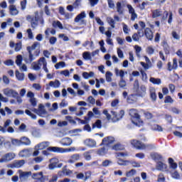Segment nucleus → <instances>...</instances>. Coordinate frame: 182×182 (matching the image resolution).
Returning a JSON list of instances; mask_svg holds the SVG:
<instances>
[{
	"instance_id": "f257e3e1",
	"label": "nucleus",
	"mask_w": 182,
	"mask_h": 182,
	"mask_svg": "<svg viewBox=\"0 0 182 182\" xmlns=\"http://www.w3.org/2000/svg\"><path fill=\"white\" fill-rule=\"evenodd\" d=\"M129 116L132 118V122L134 123V124H136V126L140 123H143V121L140 119V115H139V113L137 112V110L135 109H132L129 110Z\"/></svg>"
},
{
	"instance_id": "f03ea898",
	"label": "nucleus",
	"mask_w": 182,
	"mask_h": 182,
	"mask_svg": "<svg viewBox=\"0 0 182 182\" xmlns=\"http://www.w3.org/2000/svg\"><path fill=\"white\" fill-rule=\"evenodd\" d=\"M48 150H50V151H53L54 153H67L68 151H75L76 148L71 147L69 149H63L58 146H51L48 148Z\"/></svg>"
},
{
	"instance_id": "7ed1b4c3",
	"label": "nucleus",
	"mask_w": 182,
	"mask_h": 182,
	"mask_svg": "<svg viewBox=\"0 0 182 182\" xmlns=\"http://www.w3.org/2000/svg\"><path fill=\"white\" fill-rule=\"evenodd\" d=\"M26 20L31 23V28L36 29V28L38 26V22L39 21V14L36 13L35 16H27Z\"/></svg>"
},
{
	"instance_id": "20e7f679",
	"label": "nucleus",
	"mask_w": 182,
	"mask_h": 182,
	"mask_svg": "<svg viewBox=\"0 0 182 182\" xmlns=\"http://www.w3.org/2000/svg\"><path fill=\"white\" fill-rule=\"evenodd\" d=\"M85 18H86V13L82 11L75 17L74 21L76 23H80V25H86V20H85Z\"/></svg>"
},
{
	"instance_id": "39448f33",
	"label": "nucleus",
	"mask_w": 182,
	"mask_h": 182,
	"mask_svg": "<svg viewBox=\"0 0 182 182\" xmlns=\"http://www.w3.org/2000/svg\"><path fill=\"white\" fill-rule=\"evenodd\" d=\"M19 178L21 181H28V179L32 176L31 171H23L18 170Z\"/></svg>"
},
{
	"instance_id": "423d86ee",
	"label": "nucleus",
	"mask_w": 182,
	"mask_h": 182,
	"mask_svg": "<svg viewBox=\"0 0 182 182\" xmlns=\"http://www.w3.org/2000/svg\"><path fill=\"white\" fill-rule=\"evenodd\" d=\"M31 178H33V180H36L35 182H45V177H43V172L42 171L33 173Z\"/></svg>"
},
{
	"instance_id": "0eeeda50",
	"label": "nucleus",
	"mask_w": 182,
	"mask_h": 182,
	"mask_svg": "<svg viewBox=\"0 0 182 182\" xmlns=\"http://www.w3.org/2000/svg\"><path fill=\"white\" fill-rule=\"evenodd\" d=\"M15 159V154L14 153H7L4 157L0 159V163H8V161H11V160H14Z\"/></svg>"
},
{
	"instance_id": "6e6552de",
	"label": "nucleus",
	"mask_w": 182,
	"mask_h": 182,
	"mask_svg": "<svg viewBox=\"0 0 182 182\" xmlns=\"http://www.w3.org/2000/svg\"><path fill=\"white\" fill-rule=\"evenodd\" d=\"M135 92L136 93V96H139V97H144L147 92V88L146 87V85H141L139 88H138Z\"/></svg>"
},
{
	"instance_id": "1a4fd4ad",
	"label": "nucleus",
	"mask_w": 182,
	"mask_h": 182,
	"mask_svg": "<svg viewBox=\"0 0 182 182\" xmlns=\"http://www.w3.org/2000/svg\"><path fill=\"white\" fill-rule=\"evenodd\" d=\"M131 144H132L134 147H136V149H138L139 150H144V149L149 147V145H146L134 139L131 141Z\"/></svg>"
},
{
	"instance_id": "9d476101",
	"label": "nucleus",
	"mask_w": 182,
	"mask_h": 182,
	"mask_svg": "<svg viewBox=\"0 0 182 182\" xmlns=\"http://www.w3.org/2000/svg\"><path fill=\"white\" fill-rule=\"evenodd\" d=\"M27 97H29V102L31 105V106H33V107H36V106L38 105V102H36V98H35V94H33V92L29 91L27 93Z\"/></svg>"
},
{
	"instance_id": "9b49d317",
	"label": "nucleus",
	"mask_w": 182,
	"mask_h": 182,
	"mask_svg": "<svg viewBox=\"0 0 182 182\" xmlns=\"http://www.w3.org/2000/svg\"><path fill=\"white\" fill-rule=\"evenodd\" d=\"M4 93L8 97H16V96L18 95V92L9 88L4 89Z\"/></svg>"
},
{
	"instance_id": "f8f14e48",
	"label": "nucleus",
	"mask_w": 182,
	"mask_h": 182,
	"mask_svg": "<svg viewBox=\"0 0 182 182\" xmlns=\"http://www.w3.org/2000/svg\"><path fill=\"white\" fill-rule=\"evenodd\" d=\"M58 164H59V159L56 158H53L50 159V164L48 165V168L50 170H55V168H58Z\"/></svg>"
},
{
	"instance_id": "ddd939ff",
	"label": "nucleus",
	"mask_w": 182,
	"mask_h": 182,
	"mask_svg": "<svg viewBox=\"0 0 182 182\" xmlns=\"http://www.w3.org/2000/svg\"><path fill=\"white\" fill-rule=\"evenodd\" d=\"M114 143V138L112 136H107L102 139V144H104L105 146H109L110 144H113Z\"/></svg>"
},
{
	"instance_id": "4468645a",
	"label": "nucleus",
	"mask_w": 182,
	"mask_h": 182,
	"mask_svg": "<svg viewBox=\"0 0 182 182\" xmlns=\"http://www.w3.org/2000/svg\"><path fill=\"white\" fill-rule=\"evenodd\" d=\"M31 136L33 137L39 138L42 136V133L41 132V129L39 128L33 127L31 129Z\"/></svg>"
},
{
	"instance_id": "2eb2a0df",
	"label": "nucleus",
	"mask_w": 182,
	"mask_h": 182,
	"mask_svg": "<svg viewBox=\"0 0 182 182\" xmlns=\"http://www.w3.org/2000/svg\"><path fill=\"white\" fill-rule=\"evenodd\" d=\"M60 143L63 146H72V143H73V140H72V139H70V137H65L60 141Z\"/></svg>"
},
{
	"instance_id": "dca6fc26",
	"label": "nucleus",
	"mask_w": 182,
	"mask_h": 182,
	"mask_svg": "<svg viewBox=\"0 0 182 182\" xmlns=\"http://www.w3.org/2000/svg\"><path fill=\"white\" fill-rule=\"evenodd\" d=\"M177 68H178V65L177 64V58H173V59L172 65H171V63L170 62L168 63V70H169V72H171V70H173L177 69Z\"/></svg>"
},
{
	"instance_id": "f3484780",
	"label": "nucleus",
	"mask_w": 182,
	"mask_h": 182,
	"mask_svg": "<svg viewBox=\"0 0 182 182\" xmlns=\"http://www.w3.org/2000/svg\"><path fill=\"white\" fill-rule=\"evenodd\" d=\"M156 168L159 171H166L167 170V165L162 161H159L156 164Z\"/></svg>"
},
{
	"instance_id": "a211bd4d",
	"label": "nucleus",
	"mask_w": 182,
	"mask_h": 182,
	"mask_svg": "<svg viewBox=\"0 0 182 182\" xmlns=\"http://www.w3.org/2000/svg\"><path fill=\"white\" fill-rule=\"evenodd\" d=\"M36 58L35 55L32 53V52H28V56H24L23 60L26 63H31V62H33L35 60Z\"/></svg>"
},
{
	"instance_id": "6ab92c4d",
	"label": "nucleus",
	"mask_w": 182,
	"mask_h": 182,
	"mask_svg": "<svg viewBox=\"0 0 182 182\" xmlns=\"http://www.w3.org/2000/svg\"><path fill=\"white\" fill-rule=\"evenodd\" d=\"M18 156L20 157H29V156H31V149H23L19 152Z\"/></svg>"
},
{
	"instance_id": "aec40b11",
	"label": "nucleus",
	"mask_w": 182,
	"mask_h": 182,
	"mask_svg": "<svg viewBox=\"0 0 182 182\" xmlns=\"http://www.w3.org/2000/svg\"><path fill=\"white\" fill-rule=\"evenodd\" d=\"M116 9L117 12H118L119 15H123L124 12V9L123 8V6H122V2L118 1L116 4Z\"/></svg>"
},
{
	"instance_id": "412c9836",
	"label": "nucleus",
	"mask_w": 182,
	"mask_h": 182,
	"mask_svg": "<svg viewBox=\"0 0 182 182\" xmlns=\"http://www.w3.org/2000/svg\"><path fill=\"white\" fill-rule=\"evenodd\" d=\"M127 101L128 103H130L131 105H133V103H136L137 102V95H130L127 99Z\"/></svg>"
},
{
	"instance_id": "4be33fe9",
	"label": "nucleus",
	"mask_w": 182,
	"mask_h": 182,
	"mask_svg": "<svg viewBox=\"0 0 182 182\" xmlns=\"http://www.w3.org/2000/svg\"><path fill=\"white\" fill-rule=\"evenodd\" d=\"M80 159V156L78 154H73L70 156V159L68 161V163L73 164L75 161H77Z\"/></svg>"
},
{
	"instance_id": "5701e85b",
	"label": "nucleus",
	"mask_w": 182,
	"mask_h": 182,
	"mask_svg": "<svg viewBox=\"0 0 182 182\" xmlns=\"http://www.w3.org/2000/svg\"><path fill=\"white\" fill-rule=\"evenodd\" d=\"M48 146H49V142L48 141L41 142L37 146H36V150H43V149H46Z\"/></svg>"
},
{
	"instance_id": "b1692460",
	"label": "nucleus",
	"mask_w": 182,
	"mask_h": 182,
	"mask_svg": "<svg viewBox=\"0 0 182 182\" xmlns=\"http://www.w3.org/2000/svg\"><path fill=\"white\" fill-rule=\"evenodd\" d=\"M48 112H46V109H45V106L42 104L38 105V116H43L45 114H47Z\"/></svg>"
},
{
	"instance_id": "393cba45",
	"label": "nucleus",
	"mask_w": 182,
	"mask_h": 182,
	"mask_svg": "<svg viewBox=\"0 0 182 182\" xmlns=\"http://www.w3.org/2000/svg\"><path fill=\"white\" fill-rule=\"evenodd\" d=\"M84 143L85 146H87L88 147H96V141L93 139H86Z\"/></svg>"
},
{
	"instance_id": "a878e982",
	"label": "nucleus",
	"mask_w": 182,
	"mask_h": 182,
	"mask_svg": "<svg viewBox=\"0 0 182 182\" xmlns=\"http://www.w3.org/2000/svg\"><path fill=\"white\" fill-rule=\"evenodd\" d=\"M116 76H119L120 79H124V74L127 75V72H125L123 70H118V68L114 69Z\"/></svg>"
},
{
	"instance_id": "bb28decb",
	"label": "nucleus",
	"mask_w": 182,
	"mask_h": 182,
	"mask_svg": "<svg viewBox=\"0 0 182 182\" xmlns=\"http://www.w3.org/2000/svg\"><path fill=\"white\" fill-rule=\"evenodd\" d=\"M145 36H146V38L149 41H151L153 39V31H151V29L146 28L144 31Z\"/></svg>"
},
{
	"instance_id": "cd10ccee",
	"label": "nucleus",
	"mask_w": 182,
	"mask_h": 182,
	"mask_svg": "<svg viewBox=\"0 0 182 182\" xmlns=\"http://www.w3.org/2000/svg\"><path fill=\"white\" fill-rule=\"evenodd\" d=\"M9 11H10V14L12 16H16V15H18L19 14V11L16 9V6H15L14 5H11L9 6Z\"/></svg>"
},
{
	"instance_id": "c85d7f7f",
	"label": "nucleus",
	"mask_w": 182,
	"mask_h": 182,
	"mask_svg": "<svg viewBox=\"0 0 182 182\" xmlns=\"http://www.w3.org/2000/svg\"><path fill=\"white\" fill-rule=\"evenodd\" d=\"M21 144H23L24 146H31V139L26 136H23L21 138Z\"/></svg>"
},
{
	"instance_id": "c756f323",
	"label": "nucleus",
	"mask_w": 182,
	"mask_h": 182,
	"mask_svg": "<svg viewBox=\"0 0 182 182\" xmlns=\"http://www.w3.org/2000/svg\"><path fill=\"white\" fill-rule=\"evenodd\" d=\"M25 164V160L15 161L14 162V167L16 168H21Z\"/></svg>"
},
{
	"instance_id": "7c9ffc66",
	"label": "nucleus",
	"mask_w": 182,
	"mask_h": 182,
	"mask_svg": "<svg viewBox=\"0 0 182 182\" xmlns=\"http://www.w3.org/2000/svg\"><path fill=\"white\" fill-rule=\"evenodd\" d=\"M41 46V43L34 42V43L31 46L27 47L28 52H32V50H35L37 48Z\"/></svg>"
},
{
	"instance_id": "2f4dec72",
	"label": "nucleus",
	"mask_w": 182,
	"mask_h": 182,
	"mask_svg": "<svg viewBox=\"0 0 182 182\" xmlns=\"http://www.w3.org/2000/svg\"><path fill=\"white\" fill-rule=\"evenodd\" d=\"M16 77L20 82L25 80V74L20 73L18 70H16Z\"/></svg>"
},
{
	"instance_id": "473e14b6",
	"label": "nucleus",
	"mask_w": 182,
	"mask_h": 182,
	"mask_svg": "<svg viewBox=\"0 0 182 182\" xmlns=\"http://www.w3.org/2000/svg\"><path fill=\"white\" fill-rule=\"evenodd\" d=\"M38 63L40 68H42V66L43 68H45V66L48 65V63L46 62V58H45V57L39 58V60H38Z\"/></svg>"
},
{
	"instance_id": "72a5a7b5",
	"label": "nucleus",
	"mask_w": 182,
	"mask_h": 182,
	"mask_svg": "<svg viewBox=\"0 0 182 182\" xmlns=\"http://www.w3.org/2000/svg\"><path fill=\"white\" fill-rule=\"evenodd\" d=\"M95 77V73L92 71L90 73H87V72L82 73V77H84V79H90V77Z\"/></svg>"
},
{
	"instance_id": "f704fd0d",
	"label": "nucleus",
	"mask_w": 182,
	"mask_h": 182,
	"mask_svg": "<svg viewBox=\"0 0 182 182\" xmlns=\"http://www.w3.org/2000/svg\"><path fill=\"white\" fill-rule=\"evenodd\" d=\"M149 92H150L151 99L154 101L156 100V99H157V95H156V89H154V87H151L149 89Z\"/></svg>"
},
{
	"instance_id": "c9c22d12",
	"label": "nucleus",
	"mask_w": 182,
	"mask_h": 182,
	"mask_svg": "<svg viewBox=\"0 0 182 182\" xmlns=\"http://www.w3.org/2000/svg\"><path fill=\"white\" fill-rule=\"evenodd\" d=\"M163 12L160 9H155L152 11V18H159Z\"/></svg>"
},
{
	"instance_id": "e433bc0d",
	"label": "nucleus",
	"mask_w": 182,
	"mask_h": 182,
	"mask_svg": "<svg viewBox=\"0 0 182 182\" xmlns=\"http://www.w3.org/2000/svg\"><path fill=\"white\" fill-rule=\"evenodd\" d=\"M49 85L51 87H55L56 89L59 87V86H60V82L58 80H55L54 82L53 81L50 82Z\"/></svg>"
},
{
	"instance_id": "4c0bfd02",
	"label": "nucleus",
	"mask_w": 182,
	"mask_h": 182,
	"mask_svg": "<svg viewBox=\"0 0 182 182\" xmlns=\"http://www.w3.org/2000/svg\"><path fill=\"white\" fill-rule=\"evenodd\" d=\"M112 76H113V73H112V72L107 71V73L105 74V79H106V81L108 82V83H110V82H112Z\"/></svg>"
},
{
	"instance_id": "58836bf2",
	"label": "nucleus",
	"mask_w": 182,
	"mask_h": 182,
	"mask_svg": "<svg viewBox=\"0 0 182 182\" xmlns=\"http://www.w3.org/2000/svg\"><path fill=\"white\" fill-rule=\"evenodd\" d=\"M163 47H164V50L166 55H168V53H170V47L168 46V44L167 43V42L166 41L163 42Z\"/></svg>"
},
{
	"instance_id": "ea45409f",
	"label": "nucleus",
	"mask_w": 182,
	"mask_h": 182,
	"mask_svg": "<svg viewBox=\"0 0 182 182\" xmlns=\"http://www.w3.org/2000/svg\"><path fill=\"white\" fill-rule=\"evenodd\" d=\"M149 81L154 85H161V80L160 78L151 77Z\"/></svg>"
},
{
	"instance_id": "a19ab883",
	"label": "nucleus",
	"mask_w": 182,
	"mask_h": 182,
	"mask_svg": "<svg viewBox=\"0 0 182 182\" xmlns=\"http://www.w3.org/2000/svg\"><path fill=\"white\" fill-rule=\"evenodd\" d=\"M151 157L155 161H163V156L159 154H154L151 155Z\"/></svg>"
},
{
	"instance_id": "79ce46f5",
	"label": "nucleus",
	"mask_w": 182,
	"mask_h": 182,
	"mask_svg": "<svg viewBox=\"0 0 182 182\" xmlns=\"http://www.w3.org/2000/svg\"><path fill=\"white\" fill-rule=\"evenodd\" d=\"M82 58L85 60H92V55H90V52H84L82 53Z\"/></svg>"
},
{
	"instance_id": "37998d69",
	"label": "nucleus",
	"mask_w": 182,
	"mask_h": 182,
	"mask_svg": "<svg viewBox=\"0 0 182 182\" xmlns=\"http://www.w3.org/2000/svg\"><path fill=\"white\" fill-rule=\"evenodd\" d=\"M53 28H59V29H63V25L59 21H53Z\"/></svg>"
},
{
	"instance_id": "c03bdc74",
	"label": "nucleus",
	"mask_w": 182,
	"mask_h": 182,
	"mask_svg": "<svg viewBox=\"0 0 182 182\" xmlns=\"http://www.w3.org/2000/svg\"><path fill=\"white\" fill-rule=\"evenodd\" d=\"M25 113H26V114H27V116H29V117H31V119H33V120H36V115L35 114L32 113V112H31V110L26 109Z\"/></svg>"
},
{
	"instance_id": "a18cd8bd",
	"label": "nucleus",
	"mask_w": 182,
	"mask_h": 182,
	"mask_svg": "<svg viewBox=\"0 0 182 182\" xmlns=\"http://www.w3.org/2000/svg\"><path fill=\"white\" fill-rule=\"evenodd\" d=\"M11 144L13 146H22V142L21 141L20 139H11Z\"/></svg>"
},
{
	"instance_id": "49530a36",
	"label": "nucleus",
	"mask_w": 182,
	"mask_h": 182,
	"mask_svg": "<svg viewBox=\"0 0 182 182\" xmlns=\"http://www.w3.org/2000/svg\"><path fill=\"white\" fill-rule=\"evenodd\" d=\"M107 21L109 23V25H110L111 28H114L115 26H114V20L113 19V18L112 17H107Z\"/></svg>"
},
{
	"instance_id": "de8ad7c7",
	"label": "nucleus",
	"mask_w": 182,
	"mask_h": 182,
	"mask_svg": "<svg viewBox=\"0 0 182 182\" xmlns=\"http://www.w3.org/2000/svg\"><path fill=\"white\" fill-rule=\"evenodd\" d=\"M22 59L23 57L21 55H18L16 56V64L17 65V66H21V65H22Z\"/></svg>"
},
{
	"instance_id": "09e8293b",
	"label": "nucleus",
	"mask_w": 182,
	"mask_h": 182,
	"mask_svg": "<svg viewBox=\"0 0 182 182\" xmlns=\"http://www.w3.org/2000/svg\"><path fill=\"white\" fill-rule=\"evenodd\" d=\"M22 49V42H19L15 44L14 46V50L16 52H19Z\"/></svg>"
},
{
	"instance_id": "8fccbe9b",
	"label": "nucleus",
	"mask_w": 182,
	"mask_h": 182,
	"mask_svg": "<svg viewBox=\"0 0 182 182\" xmlns=\"http://www.w3.org/2000/svg\"><path fill=\"white\" fill-rule=\"evenodd\" d=\"M95 127L102 129V121H100V119L97 120L96 122L92 125V129H95Z\"/></svg>"
},
{
	"instance_id": "3c124183",
	"label": "nucleus",
	"mask_w": 182,
	"mask_h": 182,
	"mask_svg": "<svg viewBox=\"0 0 182 182\" xmlns=\"http://www.w3.org/2000/svg\"><path fill=\"white\" fill-rule=\"evenodd\" d=\"M171 177H173L176 180H180L181 178L180 173H178L177 171H175L173 173H171Z\"/></svg>"
},
{
	"instance_id": "603ef678",
	"label": "nucleus",
	"mask_w": 182,
	"mask_h": 182,
	"mask_svg": "<svg viewBox=\"0 0 182 182\" xmlns=\"http://www.w3.org/2000/svg\"><path fill=\"white\" fill-rule=\"evenodd\" d=\"M106 153H107V149H106L105 148H101L97 151V154L100 156H105V154H106Z\"/></svg>"
},
{
	"instance_id": "864d4df0",
	"label": "nucleus",
	"mask_w": 182,
	"mask_h": 182,
	"mask_svg": "<svg viewBox=\"0 0 182 182\" xmlns=\"http://www.w3.org/2000/svg\"><path fill=\"white\" fill-rule=\"evenodd\" d=\"M32 66L34 70H41V65H39V63L33 62L32 63Z\"/></svg>"
},
{
	"instance_id": "5fc2aeb1",
	"label": "nucleus",
	"mask_w": 182,
	"mask_h": 182,
	"mask_svg": "<svg viewBox=\"0 0 182 182\" xmlns=\"http://www.w3.org/2000/svg\"><path fill=\"white\" fill-rule=\"evenodd\" d=\"M72 171L66 168V166H64L63 168V173L65 174L66 176H70V174H72Z\"/></svg>"
},
{
	"instance_id": "6e6d98bb",
	"label": "nucleus",
	"mask_w": 182,
	"mask_h": 182,
	"mask_svg": "<svg viewBox=\"0 0 182 182\" xmlns=\"http://www.w3.org/2000/svg\"><path fill=\"white\" fill-rule=\"evenodd\" d=\"M134 49L136 50L137 58H140V52H141V47L139 46H135Z\"/></svg>"
},
{
	"instance_id": "4d7b16f0",
	"label": "nucleus",
	"mask_w": 182,
	"mask_h": 182,
	"mask_svg": "<svg viewBox=\"0 0 182 182\" xmlns=\"http://www.w3.org/2000/svg\"><path fill=\"white\" fill-rule=\"evenodd\" d=\"M21 72H28V67L25 64H21L18 65Z\"/></svg>"
},
{
	"instance_id": "13d9d810",
	"label": "nucleus",
	"mask_w": 182,
	"mask_h": 182,
	"mask_svg": "<svg viewBox=\"0 0 182 182\" xmlns=\"http://www.w3.org/2000/svg\"><path fill=\"white\" fill-rule=\"evenodd\" d=\"M136 171L135 169H132L131 171L126 173L127 177H132L136 174Z\"/></svg>"
},
{
	"instance_id": "bf43d9fd",
	"label": "nucleus",
	"mask_w": 182,
	"mask_h": 182,
	"mask_svg": "<svg viewBox=\"0 0 182 182\" xmlns=\"http://www.w3.org/2000/svg\"><path fill=\"white\" fill-rule=\"evenodd\" d=\"M147 5H150V2L149 1L142 2V4L139 6L141 11H144V9H146V6Z\"/></svg>"
},
{
	"instance_id": "052dcab7",
	"label": "nucleus",
	"mask_w": 182,
	"mask_h": 182,
	"mask_svg": "<svg viewBox=\"0 0 182 182\" xmlns=\"http://www.w3.org/2000/svg\"><path fill=\"white\" fill-rule=\"evenodd\" d=\"M119 86V87H122V89H124V87L127 86L126 80H124V79H120Z\"/></svg>"
},
{
	"instance_id": "680f3d73",
	"label": "nucleus",
	"mask_w": 182,
	"mask_h": 182,
	"mask_svg": "<svg viewBox=\"0 0 182 182\" xmlns=\"http://www.w3.org/2000/svg\"><path fill=\"white\" fill-rule=\"evenodd\" d=\"M87 102H89L90 105H95L96 100L93 97L90 96L87 97Z\"/></svg>"
},
{
	"instance_id": "e2e57ef3",
	"label": "nucleus",
	"mask_w": 182,
	"mask_h": 182,
	"mask_svg": "<svg viewBox=\"0 0 182 182\" xmlns=\"http://www.w3.org/2000/svg\"><path fill=\"white\" fill-rule=\"evenodd\" d=\"M85 160H87L88 161H90V160H92V156H90V152H85L83 154Z\"/></svg>"
},
{
	"instance_id": "0e129e2a",
	"label": "nucleus",
	"mask_w": 182,
	"mask_h": 182,
	"mask_svg": "<svg viewBox=\"0 0 182 182\" xmlns=\"http://www.w3.org/2000/svg\"><path fill=\"white\" fill-rule=\"evenodd\" d=\"M117 164H119V166H127V164H126V161H124L123 159L120 158H117Z\"/></svg>"
},
{
	"instance_id": "69168bd1",
	"label": "nucleus",
	"mask_w": 182,
	"mask_h": 182,
	"mask_svg": "<svg viewBox=\"0 0 182 182\" xmlns=\"http://www.w3.org/2000/svg\"><path fill=\"white\" fill-rule=\"evenodd\" d=\"M27 33H28V39H33V33H32V30L31 28H28L27 30Z\"/></svg>"
},
{
	"instance_id": "338daca9",
	"label": "nucleus",
	"mask_w": 182,
	"mask_h": 182,
	"mask_svg": "<svg viewBox=\"0 0 182 182\" xmlns=\"http://www.w3.org/2000/svg\"><path fill=\"white\" fill-rule=\"evenodd\" d=\"M65 62L63 61H61V62H59L58 63H57L55 65V69H59V68H65Z\"/></svg>"
},
{
	"instance_id": "774afa93",
	"label": "nucleus",
	"mask_w": 182,
	"mask_h": 182,
	"mask_svg": "<svg viewBox=\"0 0 182 182\" xmlns=\"http://www.w3.org/2000/svg\"><path fill=\"white\" fill-rule=\"evenodd\" d=\"M174 100L171 98V96H166L164 100V103H173Z\"/></svg>"
}]
</instances>
